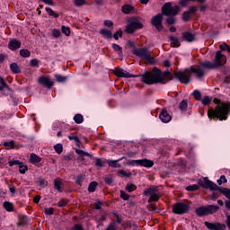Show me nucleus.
<instances>
[{"mask_svg": "<svg viewBox=\"0 0 230 230\" xmlns=\"http://www.w3.org/2000/svg\"><path fill=\"white\" fill-rule=\"evenodd\" d=\"M173 80V75L169 71L163 72L156 66L153 67L150 71H146L141 75V82L146 85H154L155 84H164Z\"/></svg>", "mask_w": 230, "mask_h": 230, "instance_id": "1", "label": "nucleus"}, {"mask_svg": "<svg viewBox=\"0 0 230 230\" xmlns=\"http://www.w3.org/2000/svg\"><path fill=\"white\" fill-rule=\"evenodd\" d=\"M213 102L216 103L215 110L209 109L208 116H229L230 114V102H222L218 98H215Z\"/></svg>", "mask_w": 230, "mask_h": 230, "instance_id": "2", "label": "nucleus"}, {"mask_svg": "<svg viewBox=\"0 0 230 230\" xmlns=\"http://www.w3.org/2000/svg\"><path fill=\"white\" fill-rule=\"evenodd\" d=\"M226 64V56L222 54L220 50H217L216 53L215 62L205 61L199 64L203 69H217Z\"/></svg>", "mask_w": 230, "mask_h": 230, "instance_id": "3", "label": "nucleus"}, {"mask_svg": "<svg viewBox=\"0 0 230 230\" xmlns=\"http://www.w3.org/2000/svg\"><path fill=\"white\" fill-rule=\"evenodd\" d=\"M133 55H136V57H138V58H141L142 60H146V64H148L149 66H155V58L152 57L150 50H147L145 48L134 49Z\"/></svg>", "mask_w": 230, "mask_h": 230, "instance_id": "4", "label": "nucleus"}, {"mask_svg": "<svg viewBox=\"0 0 230 230\" xmlns=\"http://www.w3.org/2000/svg\"><path fill=\"white\" fill-rule=\"evenodd\" d=\"M220 209V207L217 205H207L200 206L195 209V213L198 217L202 218V217H208V215H213Z\"/></svg>", "mask_w": 230, "mask_h": 230, "instance_id": "5", "label": "nucleus"}, {"mask_svg": "<svg viewBox=\"0 0 230 230\" xmlns=\"http://www.w3.org/2000/svg\"><path fill=\"white\" fill-rule=\"evenodd\" d=\"M158 191H159V188L155 185H152L149 188L146 189L143 191L142 195L144 197H148V195H150L147 202L148 204H151V202H157L161 199V196L157 194Z\"/></svg>", "mask_w": 230, "mask_h": 230, "instance_id": "6", "label": "nucleus"}, {"mask_svg": "<svg viewBox=\"0 0 230 230\" xmlns=\"http://www.w3.org/2000/svg\"><path fill=\"white\" fill-rule=\"evenodd\" d=\"M174 77L181 82V84H184L188 85L190 82H191V72L190 68H186L185 70H180L173 73Z\"/></svg>", "mask_w": 230, "mask_h": 230, "instance_id": "7", "label": "nucleus"}, {"mask_svg": "<svg viewBox=\"0 0 230 230\" xmlns=\"http://www.w3.org/2000/svg\"><path fill=\"white\" fill-rule=\"evenodd\" d=\"M179 12H181V7L179 5L172 6V3H166L162 7V13L164 15L175 16L177 13H179Z\"/></svg>", "mask_w": 230, "mask_h": 230, "instance_id": "8", "label": "nucleus"}, {"mask_svg": "<svg viewBox=\"0 0 230 230\" xmlns=\"http://www.w3.org/2000/svg\"><path fill=\"white\" fill-rule=\"evenodd\" d=\"M190 211V205L184 202H178L172 206L174 215H186Z\"/></svg>", "mask_w": 230, "mask_h": 230, "instance_id": "9", "label": "nucleus"}, {"mask_svg": "<svg viewBox=\"0 0 230 230\" xmlns=\"http://www.w3.org/2000/svg\"><path fill=\"white\" fill-rule=\"evenodd\" d=\"M129 166H144V168H152L154 166V161L148 159L130 160L128 162Z\"/></svg>", "mask_w": 230, "mask_h": 230, "instance_id": "10", "label": "nucleus"}, {"mask_svg": "<svg viewBox=\"0 0 230 230\" xmlns=\"http://www.w3.org/2000/svg\"><path fill=\"white\" fill-rule=\"evenodd\" d=\"M189 70L190 71V75L193 73V75H196V78L199 79L204 78L206 75V70L200 65L190 66Z\"/></svg>", "mask_w": 230, "mask_h": 230, "instance_id": "11", "label": "nucleus"}, {"mask_svg": "<svg viewBox=\"0 0 230 230\" xmlns=\"http://www.w3.org/2000/svg\"><path fill=\"white\" fill-rule=\"evenodd\" d=\"M8 164L11 168L13 166H19V172L20 173H22V175H24V173H26V171L28 170V165L24 164V163L19 160H11L8 162Z\"/></svg>", "mask_w": 230, "mask_h": 230, "instance_id": "12", "label": "nucleus"}, {"mask_svg": "<svg viewBox=\"0 0 230 230\" xmlns=\"http://www.w3.org/2000/svg\"><path fill=\"white\" fill-rule=\"evenodd\" d=\"M152 24L158 31H161V30H163V14L158 13L154 16L152 18Z\"/></svg>", "mask_w": 230, "mask_h": 230, "instance_id": "13", "label": "nucleus"}, {"mask_svg": "<svg viewBox=\"0 0 230 230\" xmlns=\"http://www.w3.org/2000/svg\"><path fill=\"white\" fill-rule=\"evenodd\" d=\"M199 184L202 188H205V190H210V191H215V188H217V183L211 181L208 177L204 178L203 181Z\"/></svg>", "mask_w": 230, "mask_h": 230, "instance_id": "14", "label": "nucleus"}, {"mask_svg": "<svg viewBox=\"0 0 230 230\" xmlns=\"http://www.w3.org/2000/svg\"><path fill=\"white\" fill-rule=\"evenodd\" d=\"M204 225L209 229V230H226V225L222 224L220 222L216 223H210L206 221Z\"/></svg>", "mask_w": 230, "mask_h": 230, "instance_id": "15", "label": "nucleus"}, {"mask_svg": "<svg viewBox=\"0 0 230 230\" xmlns=\"http://www.w3.org/2000/svg\"><path fill=\"white\" fill-rule=\"evenodd\" d=\"M39 84H40V85H43V87H47V89H51L55 84V83L51 81V78H49V76L39 77Z\"/></svg>", "mask_w": 230, "mask_h": 230, "instance_id": "16", "label": "nucleus"}, {"mask_svg": "<svg viewBox=\"0 0 230 230\" xmlns=\"http://www.w3.org/2000/svg\"><path fill=\"white\" fill-rule=\"evenodd\" d=\"M113 73H114L115 76H118L119 78H130L129 73L125 71L121 67H116L113 70Z\"/></svg>", "mask_w": 230, "mask_h": 230, "instance_id": "17", "label": "nucleus"}, {"mask_svg": "<svg viewBox=\"0 0 230 230\" xmlns=\"http://www.w3.org/2000/svg\"><path fill=\"white\" fill-rule=\"evenodd\" d=\"M21 41L17 40L16 39H13L8 43V48L11 49V51H15L16 49H19L21 48Z\"/></svg>", "mask_w": 230, "mask_h": 230, "instance_id": "18", "label": "nucleus"}, {"mask_svg": "<svg viewBox=\"0 0 230 230\" xmlns=\"http://www.w3.org/2000/svg\"><path fill=\"white\" fill-rule=\"evenodd\" d=\"M55 190L58 191L59 193H62L64 191V189L62 188L63 183H62V179L60 178H56L53 182Z\"/></svg>", "mask_w": 230, "mask_h": 230, "instance_id": "19", "label": "nucleus"}, {"mask_svg": "<svg viewBox=\"0 0 230 230\" xmlns=\"http://www.w3.org/2000/svg\"><path fill=\"white\" fill-rule=\"evenodd\" d=\"M214 191H219L221 192L223 195H225V197H226V199H230V190L225 187H218V185H217V187H215Z\"/></svg>", "mask_w": 230, "mask_h": 230, "instance_id": "20", "label": "nucleus"}, {"mask_svg": "<svg viewBox=\"0 0 230 230\" xmlns=\"http://www.w3.org/2000/svg\"><path fill=\"white\" fill-rule=\"evenodd\" d=\"M105 220H107V215L103 213H99L95 217V222L98 226H103Z\"/></svg>", "mask_w": 230, "mask_h": 230, "instance_id": "21", "label": "nucleus"}, {"mask_svg": "<svg viewBox=\"0 0 230 230\" xmlns=\"http://www.w3.org/2000/svg\"><path fill=\"white\" fill-rule=\"evenodd\" d=\"M182 39L187 42H193V40H195V34L190 31H185L182 33Z\"/></svg>", "mask_w": 230, "mask_h": 230, "instance_id": "22", "label": "nucleus"}, {"mask_svg": "<svg viewBox=\"0 0 230 230\" xmlns=\"http://www.w3.org/2000/svg\"><path fill=\"white\" fill-rule=\"evenodd\" d=\"M131 24L133 25V28L135 29V31L141 30V28H143V23H141V21L139 20V18H133Z\"/></svg>", "mask_w": 230, "mask_h": 230, "instance_id": "23", "label": "nucleus"}, {"mask_svg": "<svg viewBox=\"0 0 230 230\" xmlns=\"http://www.w3.org/2000/svg\"><path fill=\"white\" fill-rule=\"evenodd\" d=\"M131 24L133 25V28L135 29V31L141 30V28H143V23H141V21L139 20V18H133Z\"/></svg>", "mask_w": 230, "mask_h": 230, "instance_id": "24", "label": "nucleus"}, {"mask_svg": "<svg viewBox=\"0 0 230 230\" xmlns=\"http://www.w3.org/2000/svg\"><path fill=\"white\" fill-rule=\"evenodd\" d=\"M40 161H42V158L40 156L37 155L36 154H31L30 163L31 164H37L40 163Z\"/></svg>", "mask_w": 230, "mask_h": 230, "instance_id": "25", "label": "nucleus"}, {"mask_svg": "<svg viewBox=\"0 0 230 230\" xmlns=\"http://www.w3.org/2000/svg\"><path fill=\"white\" fill-rule=\"evenodd\" d=\"M99 33L104 37V39H112V31L107 29H101Z\"/></svg>", "mask_w": 230, "mask_h": 230, "instance_id": "26", "label": "nucleus"}, {"mask_svg": "<svg viewBox=\"0 0 230 230\" xmlns=\"http://www.w3.org/2000/svg\"><path fill=\"white\" fill-rule=\"evenodd\" d=\"M121 11L126 13V15H128L129 13H132V12H134V6L130 5V4H124L121 7Z\"/></svg>", "mask_w": 230, "mask_h": 230, "instance_id": "27", "label": "nucleus"}, {"mask_svg": "<svg viewBox=\"0 0 230 230\" xmlns=\"http://www.w3.org/2000/svg\"><path fill=\"white\" fill-rule=\"evenodd\" d=\"M10 69L13 75H19L21 73V66L17 63H12L10 65Z\"/></svg>", "mask_w": 230, "mask_h": 230, "instance_id": "28", "label": "nucleus"}, {"mask_svg": "<svg viewBox=\"0 0 230 230\" xmlns=\"http://www.w3.org/2000/svg\"><path fill=\"white\" fill-rule=\"evenodd\" d=\"M169 39L171 40L172 48H179V46H181V41H179V38L170 36Z\"/></svg>", "mask_w": 230, "mask_h": 230, "instance_id": "29", "label": "nucleus"}, {"mask_svg": "<svg viewBox=\"0 0 230 230\" xmlns=\"http://www.w3.org/2000/svg\"><path fill=\"white\" fill-rule=\"evenodd\" d=\"M126 191L128 193H132V191H136L137 190V187L134 182H128L125 187Z\"/></svg>", "mask_w": 230, "mask_h": 230, "instance_id": "30", "label": "nucleus"}, {"mask_svg": "<svg viewBox=\"0 0 230 230\" xmlns=\"http://www.w3.org/2000/svg\"><path fill=\"white\" fill-rule=\"evenodd\" d=\"M68 139L70 141H75V143H76V146H80V138L76 136V133H71L70 135H68Z\"/></svg>", "mask_w": 230, "mask_h": 230, "instance_id": "31", "label": "nucleus"}, {"mask_svg": "<svg viewBox=\"0 0 230 230\" xmlns=\"http://www.w3.org/2000/svg\"><path fill=\"white\" fill-rule=\"evenodd\" d=\"M3 207L8 211V213H12L13 211V203L10 201H4Z\"/></svg>", "mask_w": 230, "mask_h": 230, "instance_id": "32", "label": "nucleus"}, {"mask_svg": "<svg viewBox=\"0 0 230 230\" xmlns=\"http://www.w3.org/2000/svg\"><path fill=\"white\" fill-rule=\"evenodd\" d=\"M208 119L210 121H226L227 119V116H208Z\"/></svg>", "mask_w": 230, "mask_h": 230, "instance_id": "33", "label": "nucleus"}, {"mask_svg": "<svg viewBox=\"0 0 230 230\" xmlns=\"http://www.w3.org/2000/svg\"><path fill=\"white\" fill-rule=\"evenodd\" d=\"M75 154H77V155H81V157H93V155L82 150V149H75Z\"/></svg>", "mask_w": 230, "mask_h": 230, "instance_id": "34", "label": "nucleus"}, {"mask_svg": "<svg viewBox=\"0 0 230 230\" xmlns=\"http://www.w3.org/2000/svg\"><path fill=\"white\" fill-rule=\"evenodd\" d=\"M96 188H98L97 181H91L89 186H88L89 193H94V191H96Z\"/></svg>", "mask_w": 230, "mask_h": 230, "instance_id": "35", "label": "nucleus"}, {"mask_svg": "<svg viewBox=\"0 0 230 230\" xmlns=\"http://www.w3.org/2000/svg\"><path fill=\"white\" fill-rule=\"evenodd\" d=\"M4 146L7 150H13V148H15V141L14 140H10L9 142H4Z\"/></svg>", "mask_w": 230, "mask_h": 230, "instance_id": "36", "label": "nucleus"}, {"mask_svg": "<svg viewBox=\"0 0 230 230\" xmlns=\"http://www.w3.org/2000/svg\"><path fill=\"white\" fill-rule=\"evenodd\" d=\"M112 48L116 53H118L119 57L123 56V48H121L119 45L113 43Z\"/></svg>", "mask_w": 230, "mask_h": 230, "instance_id": "37", "label": "nucleus"}, {"mask_svg": "<svg viewBox=\"0 0 230 230\" xmlns=\"http://www.w3.org/2000/svg\"><path fill=\"white\" fill-rule=\"evenodd\" d=\"M27 224H28V216L20 217L18 227H21V226H26Z\"/></svg>", "mask_w": 230, "mask_h": 230, "instance_id": "38", "label": "nucleus"}, {"mask_svg": "<svg viewBox=\"0 0 230 230\" xmlns=\"http://www.w3.org/2000/svg\"><path fill=\"white\" fill-rule=\"evenodd\" d=\"M54 150L56 152V154H62V152H64V146H62V144L58 143V144H56L54 146Z\"/></svg>", "mask_w": 230, "mask_h": 230, "instance_id": "39", "label": "nucleus"}, {"mask_svg": "<svg viewBox=\"0 0 230 230\" xmlns=\"http://www.w3.org/2000/svg\"><path fill=\"white\" fill-rule=\"evenodd\" d=\"M20 55L21 57H22L23 58H29V57H31V52H30V50L23 49L20 50Z\"/></svg>", "mask_w": 230, "mask_h": 230, "instance_id": "40", "label": "nucleus"}, {"mask_svg": "<svg viewBox=\"0 0 230 230\" xmlns=\"http://www.w3.org/2000/svg\"><path fill=\"white\" fill-rule=\"evenodd\" d=\"M45 10H46L47 13H49V15H50V17L58 19V13H55V11H53V9H51L49 7H46Z\"/></svg>", "mask_w": 230, "mask_h": 230, "instance_id": "41", "label": "nucleus"}, {"mask_svg": "<svg viewBox=\"0 0 230 230\" xmlns=\"http://www.w3.org/2000/svg\"><path fill=\"white\" fill-rule=\"evenodd\" d=\"M69 200L67 199H61L58 203V208H66L67 206Z\"/></svg>", "mask_w": 230, "mask_h": 230, "instance_id": "42", "label": "nucleus"}, {"mask_svg": "<svg viewBox=\"0 0 230 230\" xmlns=\"http://www.w3.org/2000/svg\"><path fill=\"white\" fill-rule=\"evenodd\" d=\"M125 31L126 33H134L136 31V29L134 28V25H132L131 22L126 26Z\"/></svg>", "mask_w": 230, "mask_h": 230, "instance_id": "43", "label": "nucleus"}, {"mask_svg": "<svg viewBox=\"0 0 230 230\" xmlns=\"http://www.w3.org/2000/svg\"><path fill=\"white\" fill-rule=\"evenodd\" d=\"M192 96L195 98V100H198L199 102L202 100V93H200V91L195 90L192 93Z\"/></svg>", "mask_w": 230, "mask_h": 230, "instance_id": "44", "label": "nucleus"}, {"mask_svg": "<svg viewBox=\"0 0 230 230\" xmlns=\"http://www.w3.org/2000/svg\"><path fill=\"white\" fill-rule=\"evenodd\" d=\"M158 118L162 123H170L172 121V116H159Z\"/></svg>", "mask_w": 230, "mask_h": 230, "instance_id": "45", "label": "nucleus"}, {"mask_svg": "<svg viewBox=\"0 0 230 230\" xmlns=\"http://www.w3.org/2000/svg\"><path fill=\"white\" fill-rule=\"evenodd\" d=\"M190 19H191V14L188 11H185L182 13V21H184L185 22H188V21H190Z\"/></svg>", "mask_w": 230, "mask_h": 230, "instance_id": "46", "label": "nucleus"}, {"mask_svg": "<svg viewBox=\"0 0 230 230\" xmlns=\"http://www.w3.org/2000/svg\"><path fill=\"white\" fill-rule=\"evenodd\" d=\"M180 111H186V109H188V101L187 100H182L180 102Z\"/></svg>", "mask_w": 230, "mask_h": 230, "instance_id": "47", "label": "nucleus"}, {"mask_svg": "<svg viewBox=\"0 0 230 230\" xmlns=\"http://www.w3.org/2000/svg\"><path fill=\"white\" fill-rule=\"evenodd\" d=\"M55 78L57 82H59L61 84H64L67 80V76L60 75H56Z\"/></svg>", "mask_w": 230, "mask_h": 230, "instance_id": "48", "label": "nucleus"}, {"mask_svg": "<svg viewBox=\"0 0 230 230\" xmlns=\"http://www.w3.org/2000/svg\"><path fill=\"white\" fill-rule=\"evenodd\" d=\"M95 166H97V168H103L105 166V162L101 158H97L95 160Z\"/></svg>", "mask_w": 230, "mask_h": 230, "instance_id": "49", "label": "nucleus"}, {"mask_svg": "<svg viewBox=\"0 0 230 230\" xmlns=\"http://www.w3.org/2000/svg\"><path fill=\"white\" fill-rule=\"evenodd\" d=\"M84 182V176L83 174H79L76 176L75 178V183L77 184V186L82 187V183Z\"/></svg>", "mask_w": 230, "mask_h": 230, "instance_id": "50", "label": "nucleus"}, {"mask_svg": "<svg viewBox=\"0 0 230 230\" xmlns=\"http://www.w3.org/2000/svg\"><path fill=\"white\" fill-rule=\"evenodd\" d=\"M62 33H65L66 37H69L71 35V29L69 27L62 26L61 27Z\"/></svg>", "mask_w": 230, "mask_h": 230, "instance_id": "51", "label": "nucleus"}, {"mask_svg": "<svg viewBox=\"0 0 230 230\" xmlns=\"http://www.w3.org/2000/svg\"><path fill=\"white\" fill-rule=\"evenodd\" d=\"M118 163H119V160H109L108 164L111 168H118Z\"/></svg>", "mask_w": 230, "mask_h": 230, "instance_id": "52", "label": "nucleus"}, {"mask_svg": "<svg viewBox=\"0 0 230 230\" xmlns=\"http://www.w3.org/2000/svg\"><path fill=\"white\" fill-rule=\"evenodd\" d=\"M104 182L108 186H112V182H114V179H112V176H106L104 178Z\"/></svg>", "mask_w": 230, "mask_h": 230, "instance_id": "53", "label": "nucleus"}, {"mask_svg": "<svg viewBox=\"0 0 230 230\" xmlns=\"http://www.w3.org/2000/svg\"><path fill=\"white\" fill-rule=\"evenodd\" d=\"M39 64H40V61L39 59H37V58L31 59L30 61V66L31 67H39Z\"/></svg>", "mask_w": 230, "mask_h": 230, "instance_id": "54", "label": "nucleus"}, {"mask_svg": "<svg viewBox=\"0 0 230 230\" xmlns=\"http://www.w3.org/2000/svg\"><path fill=\"white\" fill-rule=\"evenodd\" d=\"M211 98L209 96H205L203 97V99H201V103L203 105H209V103H211Z\"/></svg>", "mask_w": 230, "mask_h": 230, "instance_id": "55", "label": "nucleus"}, {"mask_svg": "<svg viewBox=\"0 0 230 230\" xmlns=\"http://www.w3.org/2000/svg\"><path fill=\"white\" fill-rule=\"evenodd\" d=\"M227 182V179L226 178V175H221L220 179L217 180V184L219 186H222V184H226Z\"/></svg>", "mask_w": 230, "mask_h": 230, "instance_id": "56", "label": "nucleus"}, {"mask_svg": "<svg viewBox=\"0 0 230 230\" xmlns=\"http://www.w3.org/2000/svg\"><path fill=\"white\" fill-rule=\"evenodd\" d=\"M119 37H123V31L119 30L113 34L115 40H119Z\"/></svg>", "mask_w": 230, "mask_h": 230, "instance_id": "57", "label": "nucleus"}, {"mask_svg": "<svg viewBox=\"0 0 230 230\" xmlns=\"http://www.w3.org/2000/svg\"><path fill=\"white\" fill-rule=\"evenodd\" d=\"M197 190H199V185L197 184H193L186 187L187 191H197Z\"/></svg>", "mask_w": 230, "mask_h": 230, "instance_id": "58", "label": "nucleus"}, {"mask_svg": "<svg viewBox=\"0 0 230 230\" xmlns=\"http://www.w3.org/2000/svg\"><path fill=\"white\" fill-rule=\"evenodd\" d=\"M120 199H122V200H128L130 199V195L127 194L124 190H120Z\"/></svg>", "mask_w": 230, "mask_h": 230, "instance_id": "59", "label": "nucleus"}, {"mask_svg": "<svg viewBox=\"0 0 230 230\" xmlns=\"http://www.w3.org/2000/svg\"><path fill=\"white\" fill-rule=\"evenodd\" d=\"M74 121H75L77 125L84 123V116H74Z\"/></svg>", "mask_w": 230, "mask_h": 230, "instance_id": "60", "label": "nucleus"}, {"mask_svg": "<svg viewBox=\"0 0 230 230\" xmlns=\"http://www.w3.org/2000/svg\"><path fill=\"white\" fill-rule=\"evenodd\" d=\"M102 206H103V202L100 199H97L96 202L94 203V208L97 210L102 209Z\"/></svg>", "mask_w": 230, "mask_h": 230, "instance_id": "61", "label": "nucleus"}, {"mask_svg": "<svg viewBox=\"0 0 230 230\" xmlns=\"http://www.w3.org/2000/svg\"><path fill=\"white\" fill-rule=\"evenodd\" d=\"M40 188H46L48 186V181L44 178H40Z\"/></svg>", "mask_w": 230, "mask_h": 230, "instance_id": "62", "label": "nucleus"}, {"mask_svg": "<svg viewBox=\"0 0 230 230\" xmlns=\"http://www.w3.org/2000/svg\"><path fill=\"white\" fill-rule=\"evenodd\" d=\"M75 6H84L85 0H73Z\"/></svg>", "mask_w": 230, "mask_h": 230, "instance_id": "63", "label": "nucleus"}, {"mask_svg": "<svg viewBox=\"0 0 230 230\" xmlns=\"http://www.w3.org/2000/svg\"><path fill=\"white\" fill-rule=\"evenodd\" d=\"M70 230H84V226L80 224H75Z\"/></svg>", "mask_w": 230, "mask_h": 230, "instance_id": "64", "label": "nucleus"}]
</instances>
